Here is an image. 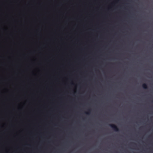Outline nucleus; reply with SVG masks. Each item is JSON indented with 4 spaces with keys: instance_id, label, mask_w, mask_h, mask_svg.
<instances>
[{
    "instance_id": "f257e3e1",
    "label": "nucleus",
    "mask_w": 153,
    "mask_h": 153,
    "mask_svg": "<svg viewBox=\"0 0 153 153\" xmlns=\"http://www.w3.org/2000/svg\"><path fill=\"white\" fill-rule=\"evenodd\" d=\"M109 126L113 129L114 130L116 131H118L119 130L117 126L114 124H110Z\"/></svg>"
},
{
    "instance_id": "f03ea898",
    "label": "nucleus",
    "mask_w": 153,
    "mask_h": 153,
    "mask_svg": "<svg viewBox=\"0 0 153 153\" xmlns=\"http://www.w3.org/2000/svg\"><path fill=\"white\" fill-rule=\"evenodd\" d=\"M142 87L143 88L145 89H147L148 88L147 85L145 83H144L142 85Z\"/></svg>"
},
{
    "instance_id": "20e7f679",
    "label": "nucleus",
    "mask_w": 153,
    "mask_h": 153,
    "mask_svg": "<svg viewBox=\"0 0 153 153\" xmlns=\"http://www.w3.org/2000/svg\"><path fill=\"white\" fill-rule=\"evenodd\" d=\"M152 102H153V101H152Z\"/></svg>"
},
{
    "instance_id": "7ed1b4c3",
    "label": "nucleus",
    "mask_w": 153,
    "mask_h": 153,
    "mask_svg": "<svg viewBox=\"0 0 153 153\" xmlns=\"http://www.w3.org/2000/svg\"><path fill=\"white\" fill-rule=\"evenodd\" d=\"M91 112V110L90 109H88V111L87 112H85V113L86 114H89Z\"/></svg>"
}]
</instances>
